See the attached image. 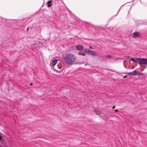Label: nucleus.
<instances>
[{
	"label": "nucleus",
	"instance_id": "obj_7",
	"mask_svg": "<svg viewBox=\"0 0 147 147\" xmlns=\"http://www.w3.org/2000/svg\"><path fill=\"white\" fill-rule=\"evenodd\" d=\"M57 60L56 59H55L53 60L52 62V66H54L57 64Z\"/></svg>",
	"mask_w": 147,
	"mask_h": 147
},
{
	"label": "nucleus",
	"instance_id": "obj_6",
	"mask_svg": "<svg viewBox=\"0 0 147 147\" xmlns=\"http://www.w3.org/2000/svg\"><path fill=\"white\" fill-rule=\"evenodd\" d=\"M47 5L48 7H50L52 5L51 1H48L47 3Z\"/></svg>",
	"mask_w": 147,
	"mask_h": 147
},
{
	"label": "nucleus",
	"instance_id": "obj_18",
	"mask_svg": "<svg viewBox=\"0 0 147 147\" xmlns=\"http://www.w3.org/2000/svg\"><path fill=\"white\" fill-rule=\"evenodd\" d=\"M32 83L30 85H32Z\"/></svg>",
	"mask_w": 147,
	"mask_h": 147
},
{
	"label": "nucleus",
	"instance_id": "obj_11",
	"mask_svg": "<svg viewBox=\"0 0 147 147\" xmlns=\"http://www.w3.org/2000/svg\"><path fill=\"white\" fill-rule=\"evenodd\" d=\"M106 57L107 58H110L111 57V56L110 55H106Z\"/></svg>",
	"mask_w": 147,
	"mask_h": 147
},
{
	"label": "nucleus",
	"instance_id": "obj_17",
	"mask_svg": "<svg viewBox=\"0 0 147 147\" xmlns=\"http://www.w3.org/2000/svg\"><path fill=\"white\" fill-rule=\"evenodd\" d=\"M28 28L27 29V31H28Z\"/></svg>",
	"mask_w": 147,
	"mask_h": 147
},
{
	"label": "nucleus",
	"instance_id": "obj_9",
	"mask_svg": "<svg viewBox=\"0 0 147 147\" xmlns=\"http://www.w3.org/2000/svg\"><path fill=\"white\" fill-rule=\"evenodd\" d=\"M83 51L87 54H89V53L90 52V50L86 49H84L83 50Z\"/></svg>",
	"mask_w": 147,
	"mask_h": 147
},
{
	"label": "nucleus",
	"instance_id": "obj_5",
	"mask_svg": "<svg viewBox=\"0 0 147 147\" xmlns=\"http://www.w3.org/2000/svg\"><path fill=\"white\" fill-rule=\"evenodd\" d=\"M76 47L78 50L79 51H81L83 49V47L81 45H78L76 46Z\"/></svg>",
	"mask_w": 147,
	"mask_h": 147
},
{
	"label": "nucleus",
	"instance_id": "obj_12",
	"mask_svg": "<svg viewBox=\"0 0 147 147\" xmlns=\"http://www.w3.org/2000/svg\"><path fill=\"white\" fill-rule=\"evenodd\" d=\"M138 75H143V73H138Z\"/></svg>",
	"mask_w": 147,
	"mask_h": 147
},
{
	"label": "nucleus",
	"instance_id": "obj_3",
	"mask_svg": "<svg viewBox=\"0 0 147 147\" xmlns=\"http://www.w3.org/2000/svg\"><path fill=\"white\" fill-rule=\"evenodd\" d=\"M140 36V34L138 32H134L132 35V37L134 38L139 37Z\"/></svg>",
	"mask_w": 147,
	"mask_h": 147
},
{
	"label": "nucleus",
	"instance_id": "obj_1",
	"mask_svg": "<svg viewBox=\"0 0 147 147\" xmlns=\"http://www.w3.org/2000/svg\"><path fill=\"white\" fill-rule=\"evenodd\" d=\"M64 59L66 64H70L75 61L76 58V56L73 54H69L65 56Z\"/></svg>",
	"mask_w": 147,
	"mask_h": 147
},
{
	"label": "nucleus",
	"instance_id": "obj_4",
	"mask_svg": "<svg viewBox=\"0 0 147 147\" xmlns=\"http://www.w3.org/2000/svg\"><path fill=\"white\" fill-rule=\"evenodd\" d=\"M128 75L131 76H137L138 75V73H137L136 71L134 70L133 71L127 73Z\"/></svg>",
	"mask_w": 147,
	"mask_h": 147
},
{
	"label": "nucleus",
	"instance_id": "obj_10",
	"mask_svg": "<svg viewBox=\"0 0 147 147\" xmlns=\"http://www.w3.org/2000/svg\"><path fill=\"white\" fill-rule=\"evenodd\" d=\"M94 111L95 113H96L97 115H98L100 113V111L98 109H94Z\"/></svg>",
	"mask_w": 147,
	"mask_h": 147
},
{
	"label": "nucleus",
	"instance_id": "obj_8",
	"mask_svg": "<svg viewBox=\"0 0 147 147\" xmlns=\"http://www.w3.org/2000/svg\"><path fill=\"white\" fill-rule=\"evenodd\" d=\"M89 54L91 55H92L96 56L98 55L97 54H95L94 52L93 51H90V52L89 53Z\"/></svg>",
	"mask_w": 147,
	"mask_h": 147
},
{
	"label": "nucleus",
	"instance_id": "obj_13",
	"mask_svg": "<svg viewBox=\"0 0 147 147\" xmlns=\"http://www.w3.org/2000/svg\"><path fill=\"white\" fill-rule=\"evenodd\" d=\"M127 75L125 76H123V78H127Z\"/></svg>",
	"mask_w": 147,
	"mask_h": 147
},
{
	"label": "nucleus",
	"instance_id": "obj_15",
	"mask_svg": "<svg viewBox=\"0 0 147 147\" xmlns=\"http://www.w3.org/2000/svg\"><path fill=\"white\" fill-rule=\"evenodd\" d=\"M115 106H114L113 107V109H114L115 108Z\"/></svg>",
	"mask_w": 147,
	"mask_h": 147
},
{
	"label": "nucleus",
	"instance_id": "obj_16",
	"mask_svg": "<svg viewBox=\"0 0 147 147\" xmlns=\"http://www.w3.org/2000/svg\"><path fill=\"white\" fill-rule=\"evenodd\" d=\"M90 48H92L93 49V48H92V47H90Z\"/></svg>",
	"mask_w": 147,
	"mask_h": 147
},
{
	"label": "nucleus",
	"instance_id": "obj_2",
	"mask_svg": "<svg viewBox=\"0 0 147 147\" xmlns=\"http://www.w3.org/2000/svg\"><path fill=\"white\" fill-rule=\"evenodd\" d=\"M131 60H132L135 62H137L138 61V63L140 65L143 64L147 65V59L138 58H135L134 59H132Z\"/></svg>",
	"mask_w": 147,
	"mask_h": 147
},
{
	"label": "nucleus",
	"instance_id": "obj_19",
	"mask_svg": "<svg viewBox=\"0 0 147 147\" xmlns=\"http://www.w3.org/2000/svg\"><path fill=\"white\" fill-rule=\"evenodd\" d=\"M0 147H1V146L0 145Z\"/></svg>",
	"mask_w": 147,
	"mask_h": 147
},
{
	"label": "nucleus",
	"instance_id": "obj_14",
	"mask_svg": "<svg viewBox=\"0 0 147 147\" xmlns=\"http://www.w3.org/2000/svg\"><path fill=\"white\" fill-rule=\"evenodd\" d=\"M82 56H85L86 55V54L84 53H82L81 55Z\"/></svg>",
	"mask_w": 147,
	"mask_h": 147
}]
</instances>
